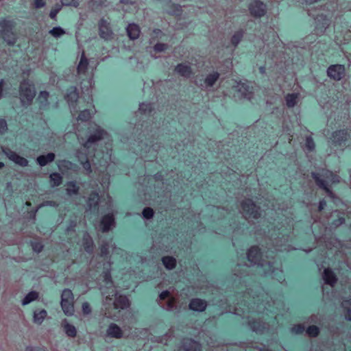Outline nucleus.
Instances as JSON below:
<instances>
[{"label":"nucleus","instance_id":"obj_1","mask_svg":"<svg viewBox=\"0 0 351 351\" xmlns=\"http://www.w3.org/2000/svg\"><path fill=\"white\" fill-rule=\"evenodd\" d=\"M16 23L13 20L3 19L0 20V38H3L6 44H16Z\"/></svg>","mask_w":351,"mask_h":351},{"label":"nucleus","instance_id":"obj_2","mask_svg":"<svg viewBox=\"0 0 351 351\" xmlns=\"http://www.w3.org/2000/svg\"><path fill=\"white\" fill-rule=\"evenodd\" d=\"M19 94L22 104L30 105L36 96L34 84L29 80H23L20 84Z\"/></svg>","mask_w":351,"mask_h":351},{"label":"nucleus","instance_id":"obj_3","mask_svg":"<svg viewBox=\"0 0 351 351\" xmlns=\"http://www.w3.org/2000/svg\"><path fill=\"white\" fill-rule=\"evenodd\" d=\"M61 307L64 313L70 316L74 313V295L69 289H64L61 295Z\"/></svg>","mask_w":351,"mask_h":351},{"label":"nucleus","instance_id":"obj_4","mask_svg":"<svg viewBox=\"0 0 351 351\" xmlns=\"http://www.w3.org/2000/svg\"><path fill=\"white\" fill-rule=\"evenodd\" d=\"M240 206L243 211L252 218L258 219L261 217V213L260 207L251 198H247L242 200L240 202Z\"/></svg>","mask_w":351,"mask_h":351},{"label":"nucleus","instance_id":"obj_5","mask_svg":"<svg viewBox=\"0 0 351 351\" xmlns=\"http://www.w3.org/2000/svg\"><path fill=\"white\" fill-rule=\"evenodd\" d=\"M350 138L347 130H339L332 134V144L337 147H343L346 145Z\"/></svg>","mask_w":351,"mask_h":351},{"label":"nucleus","instance_id":"obj_6","mask_svg":"<svg viewBox=\"0 0 351 351\" xmlns=\"http://www.w3.org/2000/svg\"><path fill=\"white\" fill-rule=\"evenodd\" d=\"M250 14L255 18L263 16L267 12L266 5L260 0L252 1L248 6Z\"/></svg>","mask_w":351,"mask_h":351},{"label":"nucleus","instance_id":"obj_7","mask_svg":"<svg viewBox=\"0 0 351 351\" xmlns=\"http://www.w3.org/2000/svg\"><path fill=\"white\" fill-rule=\"evenodd\" d=\"M311 177L315 180V184L319 189L324 190L328 197L330 198H334L335 193L328 184V182L326 180L322 179L319 173L314 171L311 172Z\"/></svg>","mask_w":351,"mask_h":351},{"label":"nucleus","instance_id":"obj_8","mask_svg":"<svg viewBox=\"0 0 351 351\" xmlns=\"http://www.w3.org/2000/svg\"><path fill=\"white\" fill-rule=\"evenodd\" d=\"M98 26L99 34L101 38L105 40H108L112 37L113 32L108 19L104 18L101 19L99 21Z\"/></svg>","mask_w":351,"mask_h":351},{"label":"nucleus","instance_id":"obj_9","mask_svg":"<svg viewBox=\"0 0 351 351\" xmlns=\"http://www.w3.org/2000/svg\"><path fill=\"white\" fill-rule=\"evenodd\" d=\"M115 224V217L112 213L103 215L99 221V226L102 232H108Z\"/></svg>","mask_w":351,"mask_h":351},{"label":"nucleus","instance_id":"obj_10","mask_svg":"<svg viewBox=\"0 0 351 351\" xmlns=\"http://www.w3.org/2000/svg\"><path fill=\"white\" fill-rule=\"evenodd\" d=\"M327 74L331 79L339 81L344 76L345 66L343 64L330 65L328 68Z\"/></svg>","mask_w":351,"mask_h":351},{"label":"nucleus","instance_id":"obj_11","mask_svg":"<svg viewBox=\"0 0 351 351\" xmlns=\"http://www.w3.org/2000/svg\"><path fill=\"white\" fill-rule=\"evenodd\" d=\"M247 260L250 263H258L261 261L263 252L258 245L251 246L246 252Z\"/></svg>","mask_w":351,"mask_h":351},{"label":"nucleus","instance_id":"obj_12","mask_svg":"<svg viewBox=\"0 0 351 351\" xmlns=\"http://www.w3.org/2000/svg\"><path fill=\"white\" fill-rule=\"evenodd\" d=\"M208 306L207 302L199 298H192L189 304V308L194 312H204Z\"/></svg>","mask_w":351,"mask_h":351},{"label":"nucleus","instance_id":"obj_13","mask_svg":"<svg viewBox=\"0 0 351 351\" xmlns=\"http://www.w3.org/2000/svg\"><path fill=\"white\" fill-rule=\"evenodd\" d=\"M79 98V93L76 86H69L66 90V93L64 99L70 106H75L77 104Z\"/></svg>","mask_w":351,"mask_h":351},{"label":"nucleus","instance_id":"obj_14","mask_svg":"<svg viewBox=\"0 0 351 351\" xmlns=\"http://www.w3.org/2000/svg\"><path fill=\"white\" fill-rule=\"evenodd\" d=\"M7 157L16 165L25 167L28 165V160L23 156H19L15 152L8 149L5 152Z\"/></svg>","mask_w":351,"mask_h":351},{"label":"nucleus","instance_id":"obj_15","mask_svg":"<svg viewBox=\"0 0 351 351\" xmlns=\"http://www.w3.org/2000/svg\"><path fill=\"white\" fill-rule=\"evenodd\" d=\"M100 196L97 191H91L87 200V206L92 211H97L99 206Z\"/></svg>","mask_w":351,"mask_h":351},{"label":"nucleus","instance_id":"obj_16","mask_svg":"<svg viewBox=\"0 0 351 351\" xmlns=\"http://www.w3.org/2000/svg\"><path fill=\"white\" fill-rule=\"evenodd\" d=\"M323 280L325 284L333 287L337 282L338 278L335 273L330 268H326L323 271Z\"/></svg>","mask_w":351,"mask_h":351},{"label":"nucleus","instance_id":"obj_17","mask_svg":"<svg viewBox=\"0 0 351 351\" xmlns=\"http://www.w3.org/2000/svg\"><path fill=\"white\" fill-rule=\"evenodd\" d=\"M316 26L322 32H324L330 26V20L325 14H318L315 19Z\"/></svg>","mask_w":351,"mask_h":351},{"label":"nucleus","instance_id":"obj_18","mask_svg":"<svg viewBox=\"0 0 351 351\" xmlns=\"http://www.w3.org/2000/svg\"><path fill=\"white\" fill-rule=\"evenodd\" d=\"M106 134V132L103 128L95 125V128L93 129V133L91 134L87 139L88 140V142H90L93 144L102 140Z\"/></svg>","mask_w":351,"mask_h":351},{"label":"nucleus","instance_id":"obj_19","mask_svg":"<svg viewBox=\"0 0 351 351\" xmlns=\"http://www.w3.org/2000/svg\"><path fill=\"white\" fill-rule=\"evenodd\" d=\"M130 302L128 298L125 295H116L114 302V308L115 309L124 310L130 306Z\"/></svg>","mask_w":351,"mask_h":351},{"label":"nucleus","instance_id":"obj_20","mask_svg":"<svg viewBox=\"0 0 351 351\" xmlns=\"http://www.w3.org/2000/svg\"><path fill=\"white\" fill-rule=\"evenodd\" d=\"M88 60L86 56L85 51H83L80 61L78 64L77 71L79 75L86 76L88 71Z\"/></svg>","mask_w":351,"mask_h":351},{"label":"nucleus","instance_id":"obj_21","mask_svg":"<svg viewBox=\"0 0 351 351\" xmlns=\"http://www.w3.org/2000/svg\"><path fill=\"white\" fill-rule=\"evenodd\" d=\"M183 346L184 351H202L201 344L191 338L186 339Z\"/></svg>","mask_w":351,"mask_h":351},{"label":"nucleus","instance_id":"obj_22","mask_svg":"<svg viewBox=\"0 0 351 351\" xmlns=\"http://www.w3.org/2000/svg\"><path fill=\"white\" fill-rule=\"evenodd\" d=\"M175 71L182 77H189L192 74L191 66L185 63H179L175 67Z\"/></svg>","mask_w":351,"mask_h":351},{"label":"nucleus","instance_id":"obj_23","mask_svg":"<svg viewBox=\"0 0 351 351\" xmlns=\"http://www.w3.org/2000/svg\"><path fill=\"white\" fill-rule=\"evenodd\" d=\"M123 331L121 328L116 324H110L107 329V335L113 338L120 339L123 337Z\"/></svg>","mask_w":351,"mask_h":351},{"label":"nucleus","instance_id":"obj_24","mask_svg":"<svg viewBox=\"0 0 351 351\" xmlns=\"http://www.w3.org/2000/svg\"><path fill=\"white\" fill-rule=\"evenodd\" d=\"M126 32L131 40L137 39L141 34L139 26L135 23H130L126 28Z\"/></svg>","mask_w":351,"mask_h":351},{"label":"nucleus","instance_id":"obj_25","mask_svg":"<svg viewBox=\"0 0 351 351\" xmlns=\"http://www.w3.org/2000/svg\"><path fill=\"white\" fill-rule=\"evenodd\" d=\"M77 154L79 158V161L83 167L87 171H91V165L90 160L88 158V154L81 150L77 151Z\"/></svg>","mask_w":351,"mask_h":351},{"label":"nucleus","instance_id":"obj_26","mask_svg":"<svg viewBox=\"0 0 351 351\" xmlns=\"http://www.w3.org/2000/svg\"><path fill=\"white\" fill-rule=\"evenodd\" d=\"M55 154L51 152L46 155H41L37 157L36 161L41 167H45L48 163L53 162L55 160Z\"/></svg>","mask_w":351,"mask_h":351},{"label":"nucleus","instance_id":"obj_27","mask_svg":"<svg viewBox=\"0 0 351 351\" xmlns=\"http://www.w3.org/2000/svg\"><path fill=\"white\" fill-rule=\"evenodd\" d=\"M161 261L165 267L168 270L175 269L177 265L176 258L171 256H165L162 258Z\"/></svg>","mask_w":351,"mask_h":351},{"label":"nucleus","instance_id":"obj_28","mask_svg":"<svg viewBox=\"0 0 351 351\" xmlns=\"http://www.w3.org/2000/svg\"><path fill=\"white\" fill-rule=\"evenodd\" d=\"M80 186L75 181H69L66 183V194L71 195H76L79 193Z\"/></svg>","mask_w":351,"mask_h":351},{"label":"nucleus","instance_id":"obj_29","mask_svg":"<svg viewBox=\"0 0 351 351\" xmlns=\"http://www.w3.org/2000/svg\"><path fill=\"white\" fill-rule=\"evenodd\" d=\"M248 326L252 331L256 332H261L265 330L264 324L260 320H250L248 322Z\"/></svg>","mask_w":351,"mask_h":351},{"label":"nucleus","instance_id":"obj_30","mask_svg":"<svg viewBox=\"0 0 351 351\" xmlns=\"http://www.w3.org/2000/svg\"><path fill=\"white\" fill-rule=\"evenodd\" d=\"M49 93L47 90H42L39 93L37 101L40 108H43L48 105V99Z\"/></svg>","mask_w":351,"mask_h":351},{"label":"nucleus","instance_id":"obj_31","mask_svg":"<svg viewBox=\"0 0 351 351\" xmlns=\"http://www.w3.org/2000/svg\"><path fill=\"white\" fill-rule=\"evenodd\" d=\"M219 78V73L217 71H214L208 74L204 79V83L207 86H213Z\"/></svg>","mask_w":351,"mask_h":351},{"label":"nucleus","instance_id":"obj_32","mask_svg":"<svg viewBox=\"0 0 351 351\" xmlns=\"http://www.w3.org/2000/svg\"><path fill=\"white\" fill-rule=\"evenodd\" d=\"M298 93H288L285 96L286 104L288 108H293L298 103Z\"/></svg>","mask_w":351,"mask_h":351},{"label":"nucleus","instance_id":"obj_33","mask_svg":"<svg viewBox=\"0 0 351 351\" xmlns=\"http://www.w3.org/2000/svg\"><path fill=\"white\" fill-rule=\"evenodd\" d=\"M62 176L58 172L51 173L49 176L50 183L53 186H59L62 182Z\"/></svg>","mask_w":351,"mask_h":351},{"label":"nucleus","instance_id":"obj_34","mask_svg":"<svg viewBox=\"0 0 351 351\" xmlns=\"http://www.w3.org/2000/svg\"><path fill=\"white\" fill-rule=\"evenodd\" d=\"M138 110L141 114L149 115L154 110L152 104L141 103L139 104Z\"/></svg>","mask_w":351,"mask_h":351},{"label":"nucleus","instance_id":"obj_35","mask_svg":"<svg viewBox=\"0 0 351 351\" xmlns=\"http://www.w3.org/2000/svg\"><path fill=\"white\" fill-rule=\"evenodd\" d=\"M38 293L35 291H32L28 293L23 300V305H27L30 302L37 300L38 298Z\"/></svg>","mask_w":351,"mask_h":351},{"label":"nucleus","instance_id":"obj_36","mask_svg":"<svg viewBox=\"0 0 351 351\" xmlns=\"http://www.w3.org/2000/svg\"><path fill=\"white\" fill-rule=\"evenodd\" d=\"M47 313L45 310L43 309L40 311H35L34 313V321L35 323L38 324H40L43 320L45 319Z\"/></svg>","mask_w":351,"mask_h":351},{"label":"nucleus","instance_id":"obj_37","mask_svg":"<svg viewBox=\"0 0 351 351\" xmlns=\"http://www.w3.org/2000/svg\"><path fill=\"white\" fill-rule=\"evenodd\" d=\"M306 332L310 337H317L320 333V330L318 326L311 325L307 327Z\"/></svg>","mask_w":351,"mask_h":351},{"label":"nucleus","instance_id":"obj_38","mask_svg":"<svg viewBox=\"0 0 351 351\" xmlns=\"http://www.w3.org/2000/svg\"><path fill=\"white\" fill-rule=\"evenodd\" d=\"M244 32L243 29L237 30L234 32L231 38L230 44H239L243 37Z\"/></svg>","mask_w":351,"mask_h":351},{"label":"nucleus","instance_id":"obj_39","mask_svg":"<svg viewBox=\"0 0 351 351\" xmlns=\"http://www.w3.org/2000/svg\"><path fill=\"white\" fill-rule=\"evenodd\" d=\"M64 329L66 334L71 337H75L77 335V330L75 327L70 324L66 323L64 326Z\"/></svg>","mask_w":351,"mask_h":351},{"label":"nucleus","instance_id":"obj_40","mask_svg":"<svg viewBox=\"0 0 351 351\" xmlns=\"http://www.w3.org/2000/svg\"><path fill=\"white\" fill-rule=\"evenodd\" d=\"M91 112L90 110L85 109L80 112L77 119L81 121H88L91 118Z\"/></svg>","mask_w":351,"mask_h":351},{"label":"nucleus","instance_id":"obj_41","mask_svg":"<svg viewBox=\"0 0 351 351\" xmlns=\"http://www.w3.org/2000/svg\"><path fill=\"white\" fill-rule=\"evenodd\" d=\"M305 147L309 152L314 151L315 148V143L314 142L313 137L311 135L306 138Z\"/></svg>","mask_w":351,"mask_h":351},{"label":"nucleus","instance_id":"obj_42","mask_svg":"<svg viewBox=\"0 0 351 351\" xmlns=\"http://www.w3.org/2000/svg\"><path fill=\"white\" fill-rule=\"evenodd\" d=\"M83 245L87 252H91L93 249V242L90 237H84L83 239Z\"/></svg>","mask_w":351,"mask_h":351},{"label":"nucleus","instance_id":"obj_43","mask_svg":"<svg viewBox=\"0 0 351 351\" xmlns=\"http://www.w3.org/2000/svg\"><path fill=\"white\" fill-rule=\"evenodd\" d=\"M31 246L33 251L36 253L41 252L44 248V245L42 243V242L38 241H31Z\"/></svg>","mask_w":351,"mask_h":351},{"label":"nucleus","instance_id":"obj_44","mask_svg":"<svg viewBox=\"0 0 351 351\" xmlns=\"http://www.w3.org/2000/svg\"><path fill=\"white\" fill-rule=\"evenodd\" d=\"M49 34L53 37L58 38L65 34V31L60 27H55L49 31Z\"/></svg>","mask_w":351,"mask_h":351},{"label":"nucleus","instance_id":"obj_45","mask_svg":"<svg viewBox=\"0 0 351 351\" xmlns=\"http://www.w3.org/2000/svg\"><path fill=\"white\" fill-rule=\"evenodd\" d=\"M142 214L145 219H151L154 217V211L152 208L146 207L143 210Z\"/></svg>","mask_w":351,"mask_h":351},{"label":"nucleus","instance_id":"obj_46","mask_svg":"<svg viewBox=\"0 0 351 351\" xmlns=\"http://www.w3.org/2000/svg\"><path fill=\"white\" fill-rule=\"evenodd\" d=\"M101 276H102L104 281L106 283H107V284L112 283V278L111 271L110 269H108L104 271Z\"/></svg>","mask_w":351,"mask_h":351},{"label":"nucleus","instance_id":"obj_47","mask_svg":"<svg viewBox=\"0 0 351 351\" xmlns=\"http://www.w3.org/2000/svg\"><path fill=\"white\" fill-rule=\"evenodd\" d=\"M304 331H306L305 328L301 324H295L291 328V332L296 335H302Z\"/></svg>","mask_w":351,"mask_h":351},{"label":"nucleus","instance_id":"obj_48","mask_svg":"<svg viewBox=\"0 0 351 351\" xmlns=\"http://www.w3.org/2000/svg\"><path fill=\"white\" fill-rule=\"evenodd\" d=\"M60 1L62 5L66 6H73L77 8L80 5L78 0H60Z\"/></svg>","mask_w":351,"mask_h":351},{"label":"nucleus","instance_id":"obj_49","mask_svg":"<svg viewBox=\"0 0 351 351\" xmlns=\"http://www.w3.org/2000/svg\"><path fill=\"white\" fill-rule=\"evenodd\" d=\"M239 85L240 86V90L243 89V95L244 97H246L251 93V87L245 83H240Z\"/></svg>","mask_w":351,"mask_h":351},{"label":"nucleus","instance_id":"obj_50","mask_svg":"<svg viewBox=\"0 0 351 351\" xmlns=\"http://www.w3.org/2000/svg\"><path fill=\"white\" fill-rule=\"evenodd\" d=\"M100 255L103 257H106L109 255V249L106 244H103L100 246Z\"/></svg>","mask_w":351,"mask_h":351},{"label":"nucleus","instance_id":"obj_51","mask_svg":"<svg viewBox=\"0 0 351 351\" xmlns=\"http://www.w3.org/2000/svg\"><path fill=\"white\" fill-rule=\"evenodd\" d=\"M8 130V124L4 119H0V134H3Z\"/></svg>","mask_w":351,"mask_h":351},{"label":"nucleus","instance_id":"obj_52","mask_svg":"<svg viewBox=\"0 0 351 351\" xmlns=\"http://www.w3.org/2000/svg\"><path fill=\"white\" fill-rule=\"evenodd\" d=\"M82 312L84 315H88L91 313V307L87 302H83L82 305Z\"/></svg>","mask_w":351,"mask_h":351},{"label":"nucleus","instance_id":"obj_53","mask_svg":"<svg viewBox=\"0 0 351 351\" xmlns=\"http://www.w3.org/2000/svg\"><path fill=\"white\" fill-rule=\"evenodd\" d=\"M46 5L45 0H33V5L35 8L39 9L45 7Z\"/></svg>","mask_w":351,"mask_h":351},{"label":"nucleus","instance_id":"obj_54","mask_svg":"<svg viewBox=\"0 0 351 351\" xmlns=\"http://www.w3.org/2000/svg\"><path fill=\"white\" fill-rule=\"evenodd\" d=\"M346 219L343 217H339L337 219H335L332 221V224L336 226H341L345 223Z\"/></svg>","mask_w":351,"mask_h":351},{"label":"nucleus","instance_id":"obj_55","mask_svg":"<svg viewBox=\"0 0 351 351\" xmlns=\"http://www.w3.org/2000/svg\"><path fill=\"white\" fill-rule=\"evenodd\" d=\"M153 178H154V180L156 182H162L164 180V176H163L162 171L156 172L154 175Z\"/></svg>","mask_w":351,"mask_h":351},{"label":"nucleus","instance_id":"obj_56","mask_svg":"<svg viewBox=\"0 0 351 351\" xmlns=\"http://www.w3.org/2000/svg\"><path fill=\"white\" fill-rule=\"evenodd\" d=\"M344 311H345V314H344L345 319L348 322H351V308H348V307H345Z\"/></svg>","mask_w":351,"mask_h":351},{"label":"nucleus","instance_id":"obj_57","mask_svg":"<svg viewBox=\"0 0 351 351\" xmlns=\"http://www.w3.org/2000/svg\"><path fill=\"white\" fill-rule=\"evenodd\" d=\"M169 296H170V292L169 291H167V290L162 291L159 294V298L162 300H165L166 298H169Z\"/></svg>","mask_w":351,"mask_h":351},{"label":"nucleus","instance_id":"obj_58","mask_svg":"<svg viewBox=\"0 0 351 351\" xmlns=\"http://www.w3.org/2000/svg\"><path fill=\"white\" fill-rule=\"evenodd\" d=\"M326 204H327V202L324 199H321L319 202L318 211L319 212L322 211L324 209V208L326 206Z\"/></svg>","mask_w":351,"mask_h":351},{"label":"nucleus","instance_id":"obj_59","mask_svg":"<svg viewBox=\"0 0 351 351\" xmlns=\"http://www.w3.org/2000/svg\"><path fill=\"white\" fill-rule=\"evenodd\" d=\"M25 351H45V350L40 347L27 346Z\"/></svg>","mask_w":351,"mask_h":351},{"label":"nucleus","instance_id":"obj_60","mask_svg":"<svg viewBox=\"0 0 351 351\" xmlns=\"http://www.w3.org/2000/svg\"><path fill=\"white\" fill-rule=\"evenodd\" d=\"M324 176L326 178H328V179H330V178L333 179L335 177H336V176L332 171H328V170L325 171Z\"/></svg>","mask_w":351,"mask_h":351},{"label":"nucleus","instance_id":"obj_61","mask_svg":"<svg viewBox=\"0 0 351 351\" xmlns=\"http://www.w3.org/2000/svg\"><path fill=\"white\" fill-rule=\"evenodd\" d=\"M59 12H57L56 10L53 9V8H51V10H50V12H49V17L51 19H56V16H57V14H58Z\"/></svg>","mask_w":351,"mask_h":351},{"label":"nucleus","instance_id":"obj_62","mask_svg":"<svg viewBox=\"0 0 351 351\" xmlns=\"http://www.w3.org/2000/svg\"><path fill=\"white\" fill-rule=\"evenodd\" d=\"M168 45H154V49L156 51H162L167 49Z\"/></svg>","mask_w":351,"mask_h":351},{"label":"nucleus","instance_id":"obj_63","mask_svg":"<svg viewBox=\"0 0 351 351\" xmlns=\"http://www.w3.org/2000/svg\"><path fill=\"white\" fill-rule=\"evenodd\" d=\"M4 80H0V99L3 97V90H4Z\"/></svg>","mask_w":351,"mask_h":351},{"label":"nucleus","instance_id":"obj_64","mask_svg":"<svg viewBox=\"0 0 351 351\" xmlns=\"http://www.w3.org/2000/svg\"><path fill=\"white\" fill-rule=\"evenodd\" d=\"M64 5L62 4V3H56L53 7L52 8L55 9L57 10V12H60V11L62 10V6Z\"/></svg>","mask_w":351,"mask_h":351}]
</instances>
